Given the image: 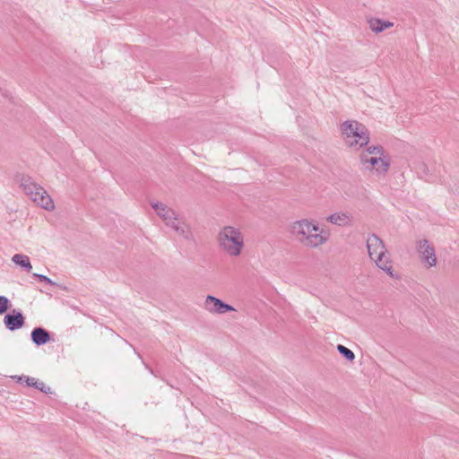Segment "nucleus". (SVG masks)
Instances as JSON below:
<instances>
[{"mask_svg":"<svg viewBox=\"0 0 459 459\" xmlns=\"http://www.w3.org/2000/svg\"><path fill=\"white\" fill-rule=\"evenodd\" d=\"M290 233L298 242L309 248H316L325 244L330 237L327 230L320 229L314 221L307 219L294 221Z\"/></svg>","mask_w":459,"mask_h":459,"instance_id":"nucleus-1","label":"nucleus"},{"mask_svg":"<svg viewBox=\"0 0 459 459\" xmlns=\"http://www.w3.org/2000/svg\"><path fill=\"white\" fill-rule=\"evenodd\" d=\"M361 169L378 178H383L390 167V159L381 145H372L359 154Z\"/></svg>","mask_w":459,"mask_h":459,"instance_id":"nucleus-2","label":"nucleus"},{"mask_svg":"<svg viewBox=\"0 0 459 459\" xmlns=\"http://www.w3.org/2000/svg\"><path fill=\"white\" fill-rule=\"evenodd\" d=\"M220 249L229 256L237 257L244 247V236L241 231L232 226L223 227L217 236Z\"/></svg>","mask_w":459,"mask_h":459,"instance_id":"nucleus-3","label":"nucleus"},{"mask_svg":"<svg viewBox=\"0 0 459 459\" xmlns=\"http://www.w3.org/2000/svg\"><path fill=\"white\" fill-rule=\"evenodd\" d=\"M341 132L345 143L359 149L369 143V132L364 125L355 120H347L341 125Z\"/></svg>","mask_w":459,"mask_h":459,"instance_id":"nucleus-4","label":"nucleus"},{"mask_svg":"<svg viewBox=\"0 0 459 459\" xmlns=\"http://www.w3.org/2000/svg\"><path fill=\"white\" fill-rule=\"evenodd\" d=\"M20 186L24 193L39 206L47 211H52L55 208L54 202L47 191L36 184L31 178L28 176H21Z\"/></svg>","mask_w":459,"mask_h":459,"instance_id":"nucleus-5","label":"nucleus"},{"mask_svg":"<svg viewBox=\"0 0 459 459\" xmlns=\"http://www.w3.org/2000/svg\"><path fill=\"white\" fill-rule=\"evenodd\" d=\"M417 249L421 262H423L428 267H433L437 264L434 247L427 239L419 240Z\"/></svg>","mask_w":459,"mask_h":459,"instance_id":"nucleus-6","label":"nucleus"},{"mask_svg":"<svg viewBox=\"0 0 459 459\" xmlns=\"http://www.w3.org/2000/svg\"><path fill=\"white\" fill-rule=\"evenodd\" d=\"M204 308L212 313V314H225L227 312L235 311V308L229 305L224 303L220 299L208 295L205 298L204 303Z\"/></svg>","mask_w":459,"mask_h":459,"instance_id":"nucleus-7","label":"nucleus"},{"mask_svg":"<svg viewBox=\"0 0 459 459\" xmlns=\"http://www.w3.org/2000/svg\"><path fill=\"white\" fill-rule=\"evenodd\" d=\"M367 248L369 257L383 255L386 253L385 246L383 240L378 238L376 234H371L367 238Z\"/></svg>","mask_w":459,"mask_h":459,"instance_id":"nucleus-8","label":"nucleus"},{"mask_svg":"<svg viewBox=\"0 0 459 459\" xmlns=\"http://www.w3.org/2000/svg\"><path fill=\"white\" fill-rule=\"evenodd\" d=\"M168 227L173 229L178 235L183 237L186 239L192 238V232L189 226L178 217V214L171 217L169 221L165 223Z\"/></svg>","mask_w":459,"mask_h":459,"instance_id":"nucleus-9","label":"nucleus"},{"mask_svg":"<svg viewBox=\"0 0 459 459\" xmlns=\"http://www.w3.org/2000/svg\"><path fill=\"white\" fill-rule=\"evenodd\" d=\"M4 323L7 329L14 331L23 326L24 316L20 311L13 310L11 314L5 315Z\"/></svg>","mask_w":459,"mask_h":459,"instance_id":"nucleus-10","label":"nucleus"},{"mask_svg":"<svg viewBox=\"0 0 459 459\" xmlns=\"http://www.w3.org/2000/svg\"><path fill=\"white\" fill-rule=\"evenodd\" d=\"M371 260H373L375 262L376 265L379 269L385 272L390 277H392L394 279L398 278V275L396 273H394L393 271L392 262L389 259V257L386 255V253H385V255H383L374 257Z\"/></svg>","mask_w":459,"mask_h":459,"instance_id":"nucleus-11","label":"nucleus"},{"mask_svg":"<svg viewBox=\"0 0 459 459\" xmlns=\"http://www.w3.org/2000/svg\"><path fill=\"white\" fill-rule=\"evenodd\" d=\"M326 221L339 227H345L351 224L352 216L348 212H334L326 218Z\"/></svg>","mask_w":459,"mask_h":459,"instance_id":"nucleus-12","label":"nucleus"},{"mask_svg":"<svg viewBox=\"0 0 459 459\" xmlns=\"http://www.w3.org/2000/svg\"><path fill=\"white\" fill-rule=\"evenodd\" d=\"M152 207L156 212L157 215L163 220V221L166 223L168 221L171 219V217L175 216L177 212L168 207L166 204L162 203H152Z\"/></svg>","mask_w":459,"mask_h":459,"instance_id":"nucleus-13","label":"nucleus"},{"mask_svg":"<svg viewBox=\"0 0 459 459\" xmlns=\"http://www.w3.org/2000/svg\"><path fill=\"white\" fill-rule=\"evenodd\" d=\"M31 340L37 346L46 344L50 340L49 333L42 327H36L31 332Z\"/></svg>","mask_w":459,"mask_h":459,"instance_id":"nucleus-14","label":"nucleus"},{"mask_svg":"<svg viewBox=\"0 0 459 459\" xmlns=\"http://www.w3.org/2000/svg\"><path fill=\"white\" fill-rule=\"evenodd\" d=\"M369 28L376 33L382 32L383 30L394 26V23L388 21H383L378 18H370L368 21Z\"/></svg>","mask_w":459,"mask_h":459,"instance_id":"nucleus-15","label":"nucleus"},{"mask_svg":"<svg viewBox=\"0 0 459 459\" xmlns=\"http://www.w3.org/2000/svg\"><path fill=\"white\" fill-rule=\"evenodd\" d=\"M12 261L17 264V265H20L22 267H23L27 272H30V270L32 269V265L30 262V258L28 255H22V254H15L13 257H12Z\"/></svg>","mask_w":459,"mask_h":459,"instance_id":"nucleus-16","label":"nucleus"},{"mask_svg":"<svg viewBox=\"0 0 459 459\" xmlns=\"http://www.w3.org/2000/svg\"><path fill=\"white\" fill-rule=\"evenodd\" d=\"M337 351H339L340 354H342L347 360L349 361H352L354 360L355 359V355L353 353V351L350 349H348L347 347L342 345V344H338L337 345Z\"/></svg>","mask_w":459,"mask_h":459,"instance_id":"nucleus-17","label":"nucleus"},{"mask_svg":"<svg viewBox=\"0 0 459 459\" xmlns=\"http://www.w3.org/2000/svg\"><path fill=\"white\" fill-rule=\"evenodd\" d=\"M12 378L15 379L18 383H22L24 381L28 386H32V387L34 385H36V382L38 380L34 377H30L28 376H13V377H12Z\"/></svg>","mask_w":459,"mask_h":459,"instance_id":"nucleus-18","label":"nucleus"},{"mask_svg":"<svg viewBox=\"0 0 459 459\" xmlns=\"http://www.w3.org/2000/svg\"><path fill=\"white\" fill-rule=\"evenodd\" d=\"M33 387H35L36 389L38 390H40L41 392L45 393V394H51V388L49 386H47L45 385V383L41 382V381H39L37 380L36 382V385H34Z\"/></svg>","mask_w":459,"mask_h":459,"instance_id":"nucleus-19","label":"nucleus"},{"mask_svg":"<svg viewBox=\"0 0 459 459\" xmlns=\"http://www.w3.org/2000/svg\"><path fill=\"white\" fill-rule=\"evenodd\" d=\"M9 300L4 296H0V314H4L8 309Z\"/></svg>","mask_w":459,"mask_h":459,"instance_id":"nucleus-20","label":"nucleus"},{"mask_svg":"<svg viewBox=\"0 0 459 459\" xmlns=\"http://www.w3.org/2000/svg\"><path fill=\"white\" fill-rule=\"evenodd\" d=\"M35 277H37L40 281H44L48 284H50V285H54V281L52 280H50L48 277L43 275V274H38V273H34L33 274Z\"/></svg>","mask_w":459,"mask_h":459,"instance_id":"nucleus-21","label":"nucleus"}]
</instances>
